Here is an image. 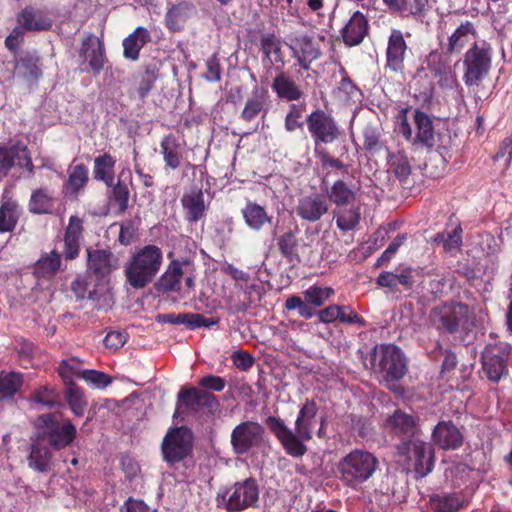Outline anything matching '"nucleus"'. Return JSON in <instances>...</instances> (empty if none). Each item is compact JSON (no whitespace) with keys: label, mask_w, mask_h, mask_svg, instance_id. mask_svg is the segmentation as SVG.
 I'll return each instance as SVG.
<instances>
[{"label":"nucleus","mask_w":512,"mask_h":512,"mask_svg":"<svg viewBox=\"0 0 512 512\" xmlns=\"http://www.w3.org/2000/svg\"><path fill=\"white\" fill-rule=\"evenodd\" d=\"M476 35L473 24L469 21L462 23L450 36L448 50L459 52Z\"/></svg>","instance_id":"obj_48"},{"label":"nucleus","mask_w":512,"mask_h":512,"mask_svg":"<svg viewBox=\"0 0 512 512\" xmlns=\"http://www.w3.org/2000/svg\"><path fill=\"white\" fill-rule=\"evenodd\" d=\"M270 109V96L265 89L256 87L251 95L246 99L244 107L240 113V119L251 123L256 118H266Z\"/></svg>","instance_id":"obj_23"},{"label":"nucleus","mask_w":512,"mask_h":512,"mask_svg":"<svg viewBox=\"0 0 512 512\" xmlns=\"http://www.w3.org/2000/svg\"><path fill=\"white\" fill-rule=\"evenodd\" d=\"M116 159L109 153H103L94 159L93 177L97 181L104 182L107 186L114 183V167Z\"/></svg>","instance_id":"obj_39"},{"label":"nucleus","mask_w":512,"mask_h":512,"mask_svg":"<svg viewBox=\"0 0 512 512\" xmlns=\"http://www.w3.org/2000/svg\"><path fill=\"white\" fill-rule=\"evenodd\" d=\"M432 439L443 450H456L463 444V434L450 420L440 421L433 429Z\"/></svg>","instance_id":"obj_24"},{"label":"nucleus","mask_w":512,"mask_h":512,"mask_svg":"<svg viewBox=\"0 0 512 512\" xmlns=\"http://www.w3.org/2000/svg\"><path fill=\"white\" fill-rule=\"evenodd\" d=\"M264 428L254 421H244L234 427L230 443L233 452L237 455L247 454L253 447H257L263 440Z\"/></svg>","instance_id":"obj_14"},{"label":"nucleus","mask_w":512,"mask_h":512,"mask_svg":"<svg viewBox=\"0 0 512 512\" xmlns=\"http://www.w3.org/2000/svg\"><path fill=\"white\" fill-rule=\"evenodd\" d=\"M303 299L300 296L292 295L285 301V308L288 311L297 310L300 317L308 320L316 315V308L321 307L335 294L332 287H321L311 285L303 291Z\"/></svg>","instance_id":"obj_11"},{"label":"nucleus","mask_w":512,"mask_h":512,"mask_svg":"<svg viewBox=\"0 0 512 512\" xmlns=\"http://www.w3.org/2000/svg\"><path fill=\"white\" fill-rule=\"evenodd\" d=\"M294 51H297L302 56L308 58H319L321 53L317 47H315L311 37L307 35H300L295 38L294 47H291Z\"/></svg>","instance_id":"obj_56"},{"label":"nucleus","mask_w":512,"mask_h":512,"mask_svg":"<svg viewBox=\"0 0 512 512\" xmlns=\"http://www.w3.org/2000/svg\"><path fill=\"white\" fill-rule=\"evenodd\" d=\"M240 288L246 297V301L242 304V307L240 308L242 311H246L251 306L252 303L261 300L262 287L259 284H246L245 286H240Z\"/></svg>","instance_id":"obj_64"},{"label":"nucleus","mask_w":512,"mask_h":512,"mask_svg":"<svg viewBox=\"0 0 512 512\" xmlns=\"http://www.w3.org/2000/svg\"><path fill=\"white\" fill-rule=\"evenodd\" d=\"M74 363V359L62 360L58 373L66 385L64 396L69 408L75 416L81 417L84 415L88 403L83 390L72 380L73 373H75Z\"/></svg>","instance_id":"obj_15"},{"label":"nucleus","mask_w":512,"mask_h":512,"mask_svg":"<svg viewBox=\"0 0 512 512\" xmlns=\"http://www.w3.org/2000/svg\"><path fill=\"white\" fill-rule=\"evenodd\" d=\"M341 305L333 304L322 310L316 312L318 319L321 323L329 324L333 323L336 320H339L341 323L346 324H359L361 326L365 325V320L362 316H355L344 318V315L340 314Z\"/></svg>","instance_id":"obj_47"},{"label":"nucleus","mask_w":512,"mask_h":512,"mask_svg":"<svg viewBox=\"0 0 512 512\" xmlns=\"http://www.w3.org/2000/svg\"><path fill=\"white\" fill-rule=\"evenodd\" d=\"M55 202L56 199L48 188H37L31 193L28 210L34 215L52 214Z\"/></svg>","instance_id":"obj_35"},{"label":"nucleus","mask_w":512,"mask_h":512,"mask_svg":"<svg viewBox=\"0 0 512 512\" xmlns=\"http://www.w3.org/2000/svg\"><path fill=\"white\" fill-rule=\"evenodd\" d=\"M241 213L246 225L256 231L261 230L267 224H271L273 219V217L268 214L265 207L250 200L246 202Z\"/></svg>","instance_id":"obj_34"},{"label":"nucleus","mask_w":512,"mask_h":512,"mask_svg":"<svg viewBox=\"0 0 512 512\" xmlns=\"http://www.w3.org/2000/svg\"><path fill=\"white\" fill-rule=\"evenodd\" d=\"M17 73L28 82H37L42 77L40 57L35 53H26L17 61Z\"/></svg>","instance_id":"obj_38"},{"label":"nucleus","mask_w":512,"mask_h":512,"mask_svg":"<svg viewBox=\"0 0 512 512\" xmlns=\"http://www.w3.org/2000/svg\"><path fill=\"white\" fill-rule=\"evenodd\" d=\"M163 264V251L155 244L136 249L124 267L126 283L140 290L154 282Z\"/></svg>","instance_id":"obj_2"},{"label":"nucleus","mask_w":512,"mask_h":512,"mask_svg":"<svg viewBox=\"0 0 512 512\" xmlns=\"http://www.w3.org/2000/svg\"><path fill=\"white\" fill-rule=\"evenodd\" d=\"M406 43L400 31L393 30L388 41L387 47V66L395 72L402 71L404 68V55L406 52Z\"/></svg>","instance_id":"obj_30"},{"label":"nucleus","mask_w":512,"mask_h":512,"mask_svg":"<svg viewBox=\"0 0 512 512\" xmlns=\"http://www.w3.org/2000/svg\"><path fill=\"white\" fill-rule=\"evenodd\" d=\"M300 229L297 224L277 238V246L280 254L289 263H300L301 258L298 252Z\"/></svg>","instance_id":"obj_32"},{"label":"nucleus","mask_w":512,"mask_h":512,"mask_svg":"<svg viewBox=\"0 0 512 512\" xmlns=\"http://www.w3.org/2000/svg\"><path fill=\"white\" fill-rule=\"evenodd\" d=\"M87 298L95 303L97 309H108L111 307L112 298L106 285L99 283L88 292Z\"/></svg>","instance_id":"obj_57"},{"label":"nucleus","mask_w":512,"mask_h":512,"mask_svg":"<svg viewBox=\"0 0 512 512\" xmlns=\"http://www.w3.org/2000/svg\"><path fill=\"white\" fill-rule=\"evenodd\" d=\"M430 320L436 328L454 333L459 328L469 329L471 313L465 304H445L431 311Z\"/></svg>","instance_id":"obj_12"},{"label":"nucleus","mask_w":512,"mask_h":512,"mask_svg":"<svg viewBox=\"0 0 512 512\" xmlns=\"http://www.w3.org/2000/svg\"><path fill=\"white\" fill-rule=\"evenodd\" d=\"M193 11L194 5L187 1H181L172 5L165 16L166 27L171 32H179L183 30Z\"/></svg>","instance_id":"obj_33"},{"label":"nucleus","mask_w":512,"mask_h":512,"mask_svg":"<svg viewBox=\"0 0 512 512\" xmlns=\"http://www.w3.org/2000/svg\"><path fill=\"white\" fill-rule=\"evenodd\" d=\"M151 41L149 30L143 26L137 27L122 41L123 57L130 61H137L142 48Z\"/></svg>","instance_id":"obj_29"},{"label":"nucleus","mask_w":512,"mask_h":512,"mask_svg":"<svg viewBox=\"0 0 512 512\" xmlns=\"http://www.w3.org/2000/svg\"><path fill=\"white\" fill-rule=\"evenodd\" d=\"M120 231L118 241L123 246H129L134 242L138 234V226L132 219H127L119 223Z\"/></svg>","instance_id":"obj_61"},{"label":"nucleus","mask_w":512,"mask_h":512,"mask_svg":"<svg viewBox=\"0 0 512 512\" xmlns=\"http://www.w3.org/2000/svg\"><path fill=\"white\" fill-rule=\"evenodd\" d=\"M337 228L342 232H348L356 229L361 220V206L352 205L336 208L333 211Z\"/></svg>","instance_id":"obj_37"},{"label":"nucleus","mask_w":512,"mask_h":512,"mask_svg":"<svg viewBox=\"0 0 512 512\" xmlns=\"http://www.w3.org/2000/svg\"><path fill=\"white\" fill-rule=\"evenodd\" d=\"M50 458L51 454L46 447H41L39 444H32L28 456L29 467L39 472H46L49 468Z\"/></svg>","instance_id":"obj_50"},{"label":"nucleus","mask_w":512,"mask_h":512,"mask_svg":"<svg viewBox=\"0 0 512 512\" xmlns=\"http://www.w3.org/2000/svg\"><path fill=\"white\" fill-rule=\"evenodd\" d=\"M20 209L16 200L8 198L0 205V233L12 232L19 220Z\"/></svg>","instance_id":"obj_41"},{"label":"nucleus","mask_w":512,"mask_h":512,"mask_svg":"<svg viewBox=\"0 0 512 512\" xmlns=\"http://www.w3.org/2000/svg\"><path fill=\"white\" fill-rule=\"evenodd\" d=\"M36 426L42 430L43 437L54 450H61L68 447L76 438V426L69 419L62 424L54 413H46L38 416Z\"/></svg>","instance_id":"obj_8"},{"label":"nucleus","mask_w":512,"mask_h":512,"mask_svg":"<svg viewBox=\"0 0 512 512\" xmlns=\"http://www.w3.org/2000/svg\"><path fill=\"white\" fill-rule=\"evenodd\" d=\"M318 406L312 399H306L295 420V430L289 428L280 417L268 416L264 423L279 441L285 453L293 458L303 457L308 447L305 444L313 438Z\"/></svg>","instance_id":"obj_1"},{"label":"nucleus","mask_w":512,"mask_h":512,"mask_svg":"<svg viewBox=\"0 0 512 512\" xmlns=\"http://www.w3.org/2000/svg\"><path fill=\"white\" fill-rule=\"evenodd\" d=\"M412 124H416V109L403 107L395 116L394 132L407 141H412Z\"/></svg>","instance_id":"obj_42"},{"label":"nucleus","mask_w":512,"mask_h":512,"mask_svg":"<svg viewBox=\"0 0 512 512\" xmlns=\"http://www.w3.org/2000/svg\"><path fill=\"white\" fill-rule=\"evenodd\" d=\"M111 193L109 199L117 206V215H123L129 206L130 191L125 182L118 181L116 184L110 186Z\"/></svg>","instance_id":"obj_49"},{"label":"nucleus","mask_w":512,"mask_h":512,"mask_svg":"<svg viewBox=\"0 0 512 512\" xmlns=\"http://www.w3.org/2000/svg\"><path fill=\"white\" fill-rule=\"evenodd\" d=\"M259 494L260 487L257 479L249 477L236 481L223 493H218L217 506L224 508L227 512H242L258 506Z\"/></svg>","instance_id":"obj_6"},{"label":"nucleus","mask_w":512,"mask_h":512,"mask_svg":"<svg viewBox=\"0 0 512 512\" xmlns=\"http://www.w3.org/2000/svg\"><path fill=\"white\" fill-rule=\"evenodd\" d=\"M206 72L203 78L208 82H219L222 78V67L216 54L206 60Z\"/></svg>","instance_id":"obj_62"},{"label":"nucleus","mask_w":512,"mask_h":512,"mask_svg":"<svg viewBox=\"0 0 512 512\" xmlns=\"http://www.w3.org/2000/svg\"><path fill=\"white\" fill-rule=\"evenodd\" d=\"M178 401L190 411L202 410L210 415L220 406L218 398L213 393L195 387L182 388L178 393Z\"/></svg>","instance_id":"obj_16"},{"label":"nucleus","mask_w":512,"mask_h":512,"mask_svg":"<svg viewBox=\"0 0 512 512\" xmlns=\"http://www.w3.org/2000/svg\"><path fill=\"white\" fill-rule=\"evenodd\" d=\"M89 182V170L83 163L70 166L68 177L62 185L63 195L72 200L78 199Z\"/></svg>","instance_id":"obj_26"},{"label":"nucleus","mask_w":512,"mask_h":512,"mask_svg":"<svg viewBox=\"0 0 512 512\" xmlns=\"http://www.w3.org/2000/svg\"><path fill=\"white\" fill-rule=\"evenodd\" d=\"M331 204L323 193H312L300 197L295 206L296 215L303 221H320L330 210Z\"/></svg>","instance_id":"obj_17"},{"label":"nucleus","mask_w":512,"mask_h":512,"mask_svg":"<svg viewBox=\"0 0 512 512\" xmlns=\"http://www.w3.org/2000/svg\"><path fill=\"white\" fill-rule=\"evenodd\" d=\"M434 466V450L426 443H418V477H424Z\"/></svg>","instance_id":"obj_51"},{"label":"nucleus","mask_w":512,"mask_h":512,"mask_svg":"<svg viewBox=\"0 0 512 512\" xmlns=\"http://www.w3.org/2000/svg\"><path fill=\"white\" fill-rule=\"evenodd\" d=\"M87 251V271L97 279L107 278L118 267V259L108 249H92Z\"/></svg>","instance_id":"obj_20"},{"label":"nucleus","mask_w":512,"mask_h":512,"mask_svg":"<svg viewBox=\"0 0 512 512\" xmlns=\"http://www.w3.org/2000/svg\"><path fill=\"white\" fill-rule=\"evenodd\" d=\"M185 219L189 223H197L206 216L207 207L201 188L194 187L181 198Z\"/></svg>","instance_id":"obj_28"},{"label":"nucleus","mask_w":512,"mask_h":512,"mask_svg":"<svg viewBox=\"0 0 512 512\" xmlns=\"http://www.w3.org/2000/svg\"><path fill=\"white\" fill-rule=\"evenodd\" d=\"M80 56L89 61V66L95 75L103 70L108 61L102 38L88 34L81 43Z\"/></svg>","instance_id":"obj_22"},{"label":"nucleus","mask_w":512,"mask_h":512,"mask_svg":"<svg viewBox=\"0 0 512 512\" xmlns=\"http://www.w3.org/2000/svg\"><path fill=\"white\" fill-rule=\"evenodd\" d=\"M378 468V459L370 452L355 449L340 459L338 478L345 487L358 489Z\"/></svg>","instance_id":"obj_4"},{"label":"nucleus","mask_w":512,"mask_h":512,"mask_svg":"<svg viewBox=\"0 0 512 512\" xmlns=\"http://www.w3.org/2000/svg\"><path fill=\"white\" fill-rule=\"evenodd\" d=\"M160 148L165 165L172 170L179 168L183 160L184 147L177 137L172 133L165 135L160 142Z\"/></svg>","instance_id":"obj_31"},{"label":"nucleus","mask_w":512,"mask_h":512,"mask_svg":"<svg viewBox=\"0 0 512 512\" xmlns=\"http://www.w3.org/2000/svg\"><path fill=\"white\" fill-rule=\"evenodd\" d=\"M61 267V254L52 250L43 254L35 263V273L43 278L53 277Z\"/></svg>","instance_id":"obj_44"},{"label":"nucleus","mask_w":512,"mask_h":512,"mask_svg":"<svg viewBox=\"0 0 512 512\" xmlns=\"http://www.w3.org/2000/svg\"><path fill=\"white\" fill-rule=\"evenodd\" d=\"M304 109L305 105H298L295 103L289 105L288 112L284 120V127L287 132L292 133L303 127L304 122L301 119L303 117Z\"/></svg>","instance_id":"obj_54"},{"label":"nucleus","mask_w":512,"mask_h":512,"mask_svg":"<svg viewBox=\"0 0 512 512\" xmlns=\"http://www.w3.org/2000/svg\"><path fill=\"white\" fill-rule=\"evenodd\" d=\"M316 158L319 159L323 169L335 168L338 170L347 169V165L344 164L340 159L334 158L324 148H314Z\"/></svg>","instance_id":"obj_63"},{"label":"nucleus","mask_w":512,"mask_h":512,"mask_svg":"<svg viewBox=\"0 0 512 512\" xmlns=\"http://www.w3.org/2000/svg\"><path fill=\"white\" fill-rule=\"evenodd\" d=\"M386 427L399 439L396 445V462L406 472L416 469V421L400 409L386 419Z\"/></svg>","instance_id":"obj_3"},{"label":"nucleus","mask_w":512,"mask_h":512,"mask_svg":"<svg viewBox=\"0 0 512 512\" xmlns=\"http://www.w3.org/2000/svg\"><path fill=\"white\" fill-rule=\"evenodd\" d=\"M363 148L371 154L379 153L386 148L384 143L380 140V132L372 125L364 127L363 132Z\"/></svg>","instance_id":"obj_52"},{"label":"nucleus","mask_w":512,"mask_h":512,"mask_svg":"<svg viewBox=\"0 0 512 512\" xmlns=\"http://www.w3.org/2000/svg\"><path fill=\"white\" fill-rule=\"evenodd\" d=\"M193 439V433L188 427L171 428L162 440L163 460L170 465L183 461L192 452Z\"/></svg>","instance_id":"obj_10"},{"label":"nucleus","mask_w":512,"mask_h":512,"mask_svg":"<svg viewBox=\"0 0 512 512\" xmlns=\"http://www.w3.org/2000/svg\"><path fill=\"white\" fill-rule=\"evenodd\" d=\"M23 385V375L14 371L0 372V401L13 398Z\"/></svg>","instance_id":"obj_45"},{"label":"nucleus","mask_w":512,"mask_h":512,"mask_svg":"<svg viewBox=\"0 0 512 512\" xmlns=\"http://www.w3.org/2000/svg\"><path fill=\"white\" fill-rule=\"evenodd\" d=\"M379 367L387 381L401 379L406 371L407 364L399 347L393 344L382 345L380 348Z\"/></svg>","instance_id":"obj_19"},{"label":"nucleus","mask_w":512,"mask_h":512,"mask_svg":"<svg viewBox=\"0 0 512 512\" xmlns=\"http://www.w3.org/2000/svg\"><path fill=\"white\" fill-rule=\"evenodd\" d=\"M329 203H333L336 208H341L352 204L356 199V192L348 186L343 180H336L327 192Z\"/></svg>","instance_id":"obj_40"},{"label":"nucleus","mask_w":512,"mask_h":512,"mask_svg":"<svg viewBox=\"0 0 512 512\" xmlns=\"http://www.w3.org/2000/svg\"><path fill=\"white\" fill-rule=\"evenodd\" d=\"M157 323L185 325L188 330H196L199 328H210L217 325L220 321L218 317L206 318L200 313L183 312V313H163L155 317Z\"/></svg>","instance_id":"obj_21"},{"label":"nucleus","mask_w":512,"mask_h":512,"mask_svg":"<svg viewBox=\"0 0 512 512\" xmlns=\"http://www.w3.org/2000/svg\"><path fill=\"white\" fill-rule=\"evenodd\" d=\"M182 280L185 282V294L195 290V265L188 258L172 259L164 273L154 283V288L162 294L182 292Z\"/></svg>","instance_id":"obj_5"},{"label":"nucleus","mask_w":512,"mask_h":512,"mask_svg":"<svg viewBox=\"0 0 512 512\" xmlns=\"http://www.w3.org/2000/svg\"><path fill=\"white\" fill-rule=\"evenodd\" d=\"M74 372L75 373H73V375H77L78 377L84 379L93 388L103 389L112 382L110 376L101 371L93 369L78 371L74 367Z\"/></svg>","instance_id":"obj_53"},{"label":"nucleus","mask_w":512,"mask_h":512,"mask_svg":"<svg viewBox=\"0 0 512 512\" xmlns=\"http://www.w3.org/2000/svg\"><path fill=\"white\" fill-rule=\"evenodd\" d=\"M508 343L488 345L482 352V371L491 382L498 383L507 375V362L511 352Z\"/></svg>","instance_id":"obj_13"},{"label":"nucleus","mask_w":512,"mask_h":512,"mask_svg":"<svg viewBox=\"0 0 512 512\" xmlns=\"http://www.w3.org/2000/svg\"><path fill=\"white\" fill-rule=\"evenodd\" d=\"M439 140L440 134L436 131L434 120L418 111V145L432 150L438 145Z\"/></svg>","instance_id":"obj_36"},{"label":"nucleus","mask_w":512,"mask_h":512,"mask_svg":"<svg viewBox=\"0 0 512 512\" xmlns=\"http://www.w3.org/2000/svg\"><path fill=\"white\" fill-rule=\"evenodd\" d=\"M31 400L36 404L47 407L48 409L63 406L60 392L52 385H42L35 389L31 395Z\"/></svg>","instance_id":"obj_43"},{"label":"nucleus","mask_w":512,"mask_h":512,"mask_svg":"<svg viewBox=\"0 0 512 512\" xmlns=\"http://www.w3.org/2000/svg\"><path fill=\"white\" fill-rule=\"evenodd\" d=\"M18 149L19 145L9 148L0 147V179L5 177L14 166L15 159L18 156Z\"/></svg>","instance_id":"obj_60"},{"label":"nucleus","mask_w":512,"mask_h":512,"mask_svg":"<svg viewBox=\"0 0 512 512\" xmlns=\"http://www.w3.org/2000/svg\"><path fill=\"white\" fill-rule=\"evenodd\" d=\"M431 507L437 512H456L461 503L455 496H435L430 500Z\"/></svg>","instance_id":"obj_59"},{"label":"nucleus","mask_w":512,"mask_h":512,"mask_svg":"<svg viewBox=\"0 0 512 512\" xmlns=\"http://www.w3.org/2000/svg\"><path fill=\"white\" fill-rule=\"evenodd\" d=\"M305 123L313 140L314 148L332 144L342 134L340 126L332 114L321 108H317L307 115Z\"/></svg>","instance_id":"obj_7"},{"label":"nucleus","mask_w":512,"mask_h":512,"mask_svg":"<svg viewBox=\"0 0 512 512\" xmlns=\"http://www.w3.org/2000/svg\"><path fill=\"white\" fill-rule=\"evenodd\" d=\"M271 89L280 100L287 102L298 101L304 96V91L292 76L284 70L275 71Z\"/></svg>","instance_id":"obj_25"},{"label":"nucleus","mask_w":512,"mask_h":512,"mask_svg":"<svg viewBox=\"0 0 512 512\" xmlns=\"http://www.w3.org/2000/svg\"><path fill=\"white\" fill-rule=\"evenodd\" d=\"M261 62L267 71L284 70L287 61L283 50V42L275 33H264L260 36Z\"/></svg>","instance_id":"obj_18"},{"label":"nucleus","mask_w":512,"mask_h":512,"mask_svg":"<svg viewBox=\"0 0 512 512\" xmlns=\"http://www.w3.org/2000/svg\"><path fill=\"white\" fill-rule=\"evenodd\" d=\"M439 240L443 241V247L445 251H458L462 244V229L460 225L454 227L451 232H448L446 237L444 234H438L435 237V241Z\"/></svg>","instance_id":"obj_58"},{"label":"nucleus","mask_w":512,"mask_h":512,"mask_svg":"<svg viewBox=\"0 0 512 512\" xmlns=\"http://www.w3.org/2000/svg\"><path fill=\"white\" fill-rule=\"evenodd\" d=\"M391 166L395 176L404 182L411 174V166L407 156L403 152L397 154H389Z\"/></svg>","instance_id":"obj_55"},{"label":"nucleus","mask_w":512,"mask_h":512,"mask_svg":"<svg viewBox=\"0 0 512 512\" xmlns=\"http://www.w3.org/2000/svg\"><path fill=\"white\" fill-rule=\"evenodd\" d=\"M368 30L367 18L360 11H356L341 30L344 44L348 47L359 45L368 34Z\"/></svg>","instance_id":"obj_27"},{"label":"nucleus","mask_w":512,"mask_h":512,"mask_svg":"<svg viewBox=\"0 0 512 512\" xmlns=\"http://www.w3.org/2000/svg\"><path fill=\"white\" fill-rule=\"evenodd\" d=\"M492 48L486 42L474 43L464 56V81L468 86L478 85L489 73Z\"/></svg>","instance_id":"obj_9"},{"label":"nucleus","mask_w":512,"mask_h":512,"mask_svg":"<svg viewBox=\"0 0 512 512\" xmlns=\"http://www.w3.org/2000/svg\"><path fill=\"white\" fill-rule=\"evenodd\" d=\"M18 22L24 29L34 31L47 30L51 26V22L32 7L22 10L18 16Z\"/></svg>","instance_id":"obj_46"}]
</instances>
